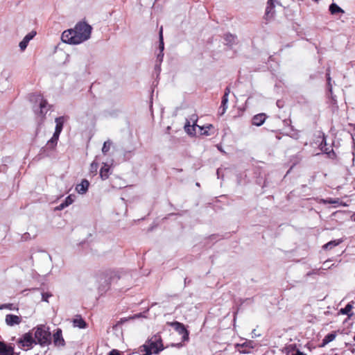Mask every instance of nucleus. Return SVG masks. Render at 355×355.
Masks as SVG:
<instances>
[{
	"label": "nucleus",
	"instance_id": "1",
	"mask_svg": "<svg viewBox=\"0 0 355 355\" xmlns=\"http://www.w3.org/2000/svg\"><path fill=\"white\" fill-rule=\"evenodd\" d=\"M92 27L85 21L77 23L73 28L64 31L61 36L62 42L80 44L90 38Z\"/></svg>",
	"mask_w": 355,
	"mask_h": 355
},
{
	"label": "nucleus",
	"instance_id": "2",
	"mask_svg": "<svg viewBox=\"0 0 355 355\" xmlns=\"http://www.w3.org/2000/svg\"><path fill=\"white\" fill-rule=\"evenodd\" d=\"M164 349V347L160 335L155 334L139 347V352L141 355L158 354Z\"/></svg>",
	"mask_w": 355,
	"mask_h": 355
},
{
	"label": "nucleus",
	"instance_id": "3",
	"mask_svg": "<svg viewBox=\"0 0 355 355\" xmlns=\"http://www.w3.org/2000/svg\"><path fill=\"white\" fill-rule=\"evenodd\" d=\"M35 329V338L37 340V343L40 345L46 344L50 339L49 328L45 325L40 324L37 326Z\"/></svg>",
	"mask_w": 355,
	"mask_h": 355
},
{
	"label": "nucleus",
	"instance_id": "4",
	"mask_svg": "<svg viewBox=\"0 0 355 355\" xmlns=\"http://www.w3.org/2000/svg\"><path fill=\"white\" fill-rule=\"evenodd\" d=\"M55 121L56 123L55 132L51 139L48 142L49 145H52L53 146H55L57 144L60 134L62 132L63 128L64 118L63 116L58 117L55 119Z\"/></svg>",
	"mask_w": 355,
	"mask_h": 355
},
{
	"label": "nucleus",
	"instance_id": "5",
	"mask_svg": "<svg viewBox=\"0 0 355 355\" xmlns=\"http://www.w3.org/2000/svg\"><path fill=\"white\" fill-rule=\"evenodd\" d=\"M275 0H268L267 6L266 8V12H265V19L266 21L270 20L272 18H273L275 15V4H274Z\"/></svg>",
	"mask_w": 355,
	"mask_h": 355
},
{
	"label": "nucleus",
	"instance_id": "6",
	"mask_svg": "<svg viewBox=\"0 0 355 355\" xmlns=\"http://www.w3.org/2000/svg\"><path fill=\"white\" fill-rule=\"evenodd\" d=\"M5 322L8 326L12 327L19 324L21 322V318L16 315L8 314L6 315Z\"/></svg>",
	"mask_w": 355,
	"mask_h": 355
},
{
	"label": "nucleus",
	"instance_id": "7",
	"mask_svg": "<svg viewBox=\"0 0 355 355\" xmlns=\"http://www.w3.org/2000/svg\"><path fill=\"white\" fill-rule=\"evenodd\" d=\"M19 343L23 347H31L33 343H35L34 338L31 333L25 334L20 339Z\"/></svg>",
	"mask_w": 355,
	"mask_h": 355
},
{
	"label": "nucleus",
	"instance_id": "8",
	"mask_svg": "<svg viewBox=\"0 0 355 355\" xmlns=\"http://www.w3.org/2000/svg\"><path fill=\"white\" fill-rule=\"evenodd\" d=\"M198 125L196 124L194 121L193 125H190L189 122L187 123L184 125V130L187 134L190 135H198Z\"/></svg>",
	"mask_w": 355,
	"mask_h": 355
},
{
	"label": "nucleus",
	"instance_id": "9",
	"mask_svg": "<svg viewBox=\"0 0 355 355\" xmlns=\"http://www.w3.org/2000/svg\"><path fill=\"white\" fill-rule=\"evenodd\" d=\"M14 349L3 342L0 341V355H13Z\"/></svg>",
	"mask_w": 355,
	"mask_h": 355
},
{
	"label": "nucleus",
	"instance_id": "10",
	"mask_svg": "<svg viewBox=\"0 0 355 355\" xmlns=\"http://www.w3.org/2000/svg\"><path fill=\"white\" fill-rule=\"evenodd\" d=\"M89 185V182L87 180H83L76 186V190L79 194H84L87 191Z\"/></svg>",
	"mask_w": 355,
	"mask_h": 355
},
{
	"label": "nucleus",
	"instance_id": "11",
	"mask_svg": "<svg viewBox=\"0 0 355 355\" xmlns=\"http://www.w3.org/2000/svg\"><path fill=\"white\" fill-rule=\"evenodd\" d=\"M48 111L47 102L43 98H40V110L37 111V114H40L43 119Z\"/></svg>",
	"mask_w": 355,
	"mask_h": 355
},
{
	"label": "nucleus",
	"instance_id": "12",
	"mask_svg": "<svg viewBox=\"0 0 355 355\" xmlns=\"http://www.w3.org/2000/svg\"><path fill=\"white\" fill-rule=\"evenodd\" d=\"M214 129L211 124H208L203 126H198V135H210V131Z\"/></svg>",
	"mask_w": 355,
	"mask_h": 355
},
{
	"label": "nucleus",
	"instance_id": "13",
	"mask_svg": "<svg viewBox=\"0 0 355 355\" xmlns=\"http://www.w3.org/2000/svg\"><path fill=\"white\" fill-rule=\"evenodd\" d=\"M53 342L57 346L64 345V341L62 336V331L60 329H58L57 331L53 334Z\"/></svg>",
	"mask_w": 355,
	"mask_h": 355
},
{
	"label": "nucleus",
	"instance_id": "14",
	"mask_svg": "<svg viewBox=\"0 0 355 355\" xmlns=\"http://www.w3.org/2000/svg\"><path fill=\"white\" fill-rule=\"evenodd\" d=\"M286 355H306L298 350L294 345H290L286 348Z\"/></svg>",
	"mask_w": 355,
	"mask_h": 355
},
{
	"label": "nucleus",
	"instance_id": "15",
	"mask_svg": "<svg viewBox=\"0 0 355 355\" xmlns=\"http://www.w3.org/2000/svg\"><path fill=\"white\" fill-rule=\"evenodd\" d=\"M266 116L264 114L255 115L252 119V123L257 126L262 125L266 121Z\"/></svg>",
	"mask_w": 355,
	"mask_h": 355
},
{
	"label": "nucleus",
	"instance_id": "16",
	"mask_svg": "<svg viewBox=\"0 0 355 355\" xmlns=\"http://www.w3.org/2000/svg\"><path fill=\"white\" fill-rule=\"evenodd\" d=\"M110 166L107 164H104L100 170V176L103 180L109 177Z\"/></svg>",
	"mask_w": 355,
	"mask_h": 355
},
{
	"label": "nucleus",
	"instance_id": "17",
	"mask_svg": "<svg viewBox=\"0 0 355 355\" xmlns=\"http://www.w3.org/2000/svg\"><path fill=\"white\" fill-rule=\"evenodd\" d=\"M36 35V32L31 31V33H28L24 38L19 42V44H27L31 40H32L35 35Z\"/></svg>",
	"mask_w": 355,
	"mask_h": 355
},
{
	"label": "nucleus",
	"instance_id": "18",
	"mask_svg": "<svg viewBox=\"0 0 355 355\" xmlns=\"http://www.w3.org/2000/svg\"><path fill=\"white\" fill-rule=\"evenodd\" d=\"M336 337V333H331L327 334L323 339V345L328 344L329 343L335 340Z\"/></svg>",
	"mask_w": 355,
	"mask_h": 355
},
{
	"label": "nucleus",
	"instance_id": "19",
	"mask_svg": "<svg viewBox=\"0 0 355 355\" xmlns=\"http://www.w3.org/2000/svg\"><path fill=\"white\" fill-rule=\"evenodd\" d=\"M329 11L332 15L343 12L342 9L336 3H332L330 5Z\"/></svg>",
	"mask_w": 355,
	"mask_h": 355
},
{
	"label": "nucleus",
	"instance_id": "20",
	"mask_svg": "<svg viewBox=\"0 0 355 355\" xmlns=\"http://www.w3.org/2000/svg\"><path fill=\"white\" fill-rule=\"evenodd\" d=\"M341 243V241L340 240H335V241H331L327 243H326L323 248L324 249H331L333 248H334L335 246L338 245L339 243Z\"/></svg>",
	"mask_w": 355,
	"mask_h": 355
},
{
	"label": "nucleus",
	"instance_id": "21",
	"mask_svg": "<svg viewBox=\"0 0 355 355\" xmlns=\"http://www.w3.org/2000/svg\"><path fill=\"white\" fill-rule=\"evenodd\" d=\"M352 309V305H351L350 304H348L347 305H346V306L345 308L341 309L340 312L342 314L350 315Z\"/></svg>",
	"mask_w": 355,
	"mask_h": 355
},
{
	"label": "nucleus",
	"instance_id": "22",
	"mask_svg": "<svg viewBox=\"0 0 355 355\" xmlns=\"http://www.w3.org/2000/svg\"><path fill=\"white\" fill-rule=\"evenodd\" d=\"M8 309L10 310H17L18 309L12 304H4L0 305V309Z\"/></svg>",
	"mask_w": 355,
	"mask_h": 355
},
{
	"label": "nucleus",
	"instance_id": "23",
	"mask_svg": "<svg viewBox=\"0 0 355 355\" xmlns=\"http://www.w3.org/2000/svg\"><path fill=\"white\" fill-rule=\"evenodd\" d=\"M111 146V142L110 141H107L104 142L103 146L102 148V152L103 153H106L109 151Z\"/></svg>",
	"mask_w": 355,
	"mask_h": 355
},
{
	"label": "nucleus",
	"instance_id": "24",
	"mask_svg": "<svg viewBox=\"0 0 355 355\" xmlns=\"http://www.w3.org/2000/svg\"><path fill=\"white\" fill-rule=\"evenodd\" d=\"M73 201H74V196L69 195V196H67L66 198V199L64 200L65 205H67L68 207L69 205L72 204Z\"/></svg>",
	"mask_w": 355,
	"mask_h": 355
},
{
	"label": "nucleus",
	"instance_id": "25",
	"mask_svg": "<svg viewBox=\"0 0 355 355\" xmlns=\"http://www.w3.org/2000/svg\"><path fill=\"white\" fill-rule=\"evenodd\" d=\"M74 324H75V326L78 327L80 328L85 327V322L82 320H74Z\"/></svg>",
	"mask_w": 355,
	"mask_h": 355
},
{
	"label": "nucleus",
	"instance_id": "26",
	"mask_svg": "<svg viewBox=\"0 0 355 355\" xmlns=\"http://www.w3.org/2000/svg\"><path fill=\"white\" fill-rule=\"evenodd\" d=\"M98 165L96 162H92L90 166V171L94 174H96Z\"/></svg>",
	"mask_w": 355,
	"mask_h": 355
},
{
	"label": "nucleus",
	"instance_id": "27",
	"mask_svg": "<svg viewBox=\"0 0 355 355\" xmlns=\"http://www.w3.org/2000/svg\"><path fill=\"white\" fill-rule=\"evenodd\" d=\"M323 203H329V204H339V200L338 199H327V200H322Z\"/></svg>",
	"mask_w": 355,
	"mask_h": 355
},
{
	"label": "nucleus",
	"instance_id": "28",
	"mask_svg": "<svg viewBox=\"0 0 355 355\" xmlns=\"http://www.w3.org/2000/svg\"><path fill=\"white\" fill-rule=\"evenodd\" d=\"M225 40L229 42H235L236 37L232 35H226Z\"/></svg>",
	"mask_w": 355,
	"mask_h": 355
},
{
	"label": "nucleus",
	"instance_id": "29",
	"mask_svg": "<svg viewBox=\"0 0 355 355\" xmlns=\"http://www.w3.org/2000/svg\"><path fill=\"white\" fill-rule=\"evenodd\" d=\"M227 96H228V92H226L223 98V100H222V105L223 107H225L227 103V101H228Z\"/></svg>",
	"mask_w": 355,
	"mask_h": 355
},
{
	"label": "nucleus",
	"instance_id": "30",
	"mask_svg": "<svg viewBox=\"0 0 355 355\" xmlns=\"http://www.w3.org/2000/svg\"><path fill=\"white\" fill-rule=\"evenodd\" d=\"M175 325H176L178 327H179L182 331L184 332L186 334V336H188V334H187V330L184 329V326L182 324H181L179 322H175Z\"/></svg>",
	"mask_w": 355,
	"mask_h": 355
},
{
	"label": "nucleus",
	"instance_id": "31",
	"mask_svg": "<svg viewBox=\"0 0 355 355\" xmlns=\"http://www.w3.org/2000/svg\"><path fill=\"white\" fill-rule=\"evenodd\" d=\"M42 300L45 301V302H48V299H49V297H50L51 296V295L49 293H42Z\"/></svg>",
	"mask_w": 355,
	"mask_h": 355
},
{
	"label": "nucleus",
	"instance_id": "32",
	"mask_svg": "<svg viewBox=\"0 0 355 355\" xmlns=\"http://www.w3.org/2000/svg\"><path fill=\"white\" fill-rule=\"evenodd\" d=\"M67 207V205H65V202H64L61 203V204H60V205L56 208V209H58V210H62V209H64V208H65V207Z\"/></svg>",
	"mask_w": 355,
	"mask_h": 355
},
{
	"label": "nucleus",
	"instance_id": "33",
	"mask_svg": "<svg viewBox=\"0 0 355 355\" xmlns=\"http://www.w3.org/2000/svg\"><path fill=\"white\" fill-rule=\"evenodd\" d=\"M109 355H121L119 352L116 349H113L112 350L110 353H109Z\"/></svg>",
	"mask_w": 355,
	"mask_h": 355
},
{
	"label": "nucleus",
	"instance_id": "34",
	"mask_svg": "<svg viewBox=\"0 0 355 355\" xmlns=\"http://www.w3.org/2000/svg\"><path fill=\"white\" fill-rule=\"evenodd\" d=\"M159 34H160V44H164L163 37H162V27L160 28Z\"/></svg>",
	"mask_w": 355,
	"mask_h": 355
},
{
	"label": "nucleus",
	"instance_id": "35",
	"mask_svg": "<svg viewBox=\"0 0 355 355\" xmlns=\"http://www.w3.org/2000/svg\"><path fill=\"white\" fill-rule=\"evenodd\" d=\"M26 46H20L21 51H24L26 49Z\"/></svg>",
	"mask_w": 355,
	"mask_h": 355
},
{
	"label": "nucleus",
	"instance_id": "36",
	"mask_svg": "<svg viewBox=\"0 0 355 355\" xmlns=\"http://www.w3.org/2000/svg\"><path fill=\"white\" fill-rule=\"evenodd\" d=\"M159 49L160 53H162L164 50V46H159Z\"/></svg>",
	"mask_w": 355,
	"mask_h": 355
},
{
	"label": "nucleus",
	"instance_id": "37",
	"mask_svg": "<svg viewBox=\"0 0 355 355\" xmlns=\"http://www.w3.org/2000/svg\"><path fill=\"white\" fill-rule=\"evenodd\" d=\"M354 220H355V213L352 216Z\"/></svg>",
	"mask_w": 355,
	"mask_h": 355
},
{
	"label": "nucleus",
	"instance_id": "38",
	"mask_svg": "<svg viewBox=\"0 0 355 355\" xmlns=\"http://www.w3.org/2000/svg\"><path fill=\"white\" fill-rule=\"evenodd\" d=\"M330 79H331V78H330V77H329V76H328L327 80L329 81V80H330Z\"/></svg>",
	"mask_w": 355,
	"mask_h": 355
},
{
	"label": "nucleus",
	"instance_id": "39",
	"mask_svg": "<svg viewBox=\"0 0 355 355\" xmlns=\"http://www.w3.org/2000/svg\"><path fill=\"white\" fill-rule=\"evenodd\" d=\"M354 340L355 341V335L354 336V338H353Z\"/></svg>",
	"mask_w": 355,
	"mask_h": 355
},
{
	"label": "nucleus",
	"instance_id": "40",
	"mask_svg": "<svg viewBox=\"0 0 355 355\" xmlns=\"http://www.w3.org/2000/svg\"><path fill=\"white\" fill-rule=\"evenodd\" d=\"M313 1H315V2H318L319 0H313Z\"/></svg>",
	"mask_w": 355,
	"mask_h": 355
}]
</instances>
